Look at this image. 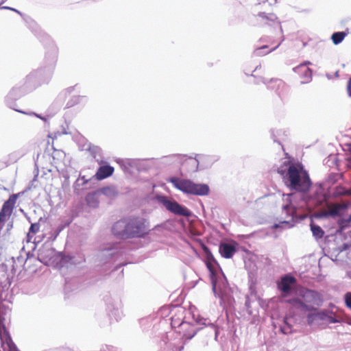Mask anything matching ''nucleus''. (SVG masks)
Returning a JSON list of instances; mask_svg holds the SVG:
<instances>
[{"label":"nucleus","instance_id":"1","mask_svg":"<svg viewBox=\"0 0 351 351\" xmlns=\"http://www.w3.org/2000/svg\"><path fill=\"white\" fill-rule=\"evenodd\" d=\"M282 211L290 219L285 220L275 224L276 228L280 227L291 228L294 220L303 219L304 216L299 213V210L311 212L317 210V217H338L347 208L345 203H332L329 201V195L318 191L312 195L303 193H291L283 195Z\"/></svg>","mask_w":351,"mask_h":351},{"label":"nucleus","instance_id":"2","mask_svg":"<svg viewBox=\"0 0 351 351\" xmlns=\"http://www.w3.org/2000/svg\"><path fill=\"white\" fill-rule=\"evenodd\" d=\"M277 171L282 177L286 186L296 191H306L311 185V179L307 171L301 163H293L289 158H286L277 168Z\"/></svg>","mask_w":351,"mask_h":351},{"label":"nucleus","instance_id":"3","mask_svg":"<svg viewBox=\"0 0 351 351\" xmlns=\"http://www.w3.org/2000/svg\"><path fill=\"white\" fill-rule=\"evenodd\" d=\"M303 298L304 302L300 300H295L294 306L302 311L309 312L307 315L308 325H319L324 322L334 324L338 322L334 316L326 311H316L314 305L320 304L319 294L316 291L307 290L304 292Z\"/></svg>","mask_w":351,"mask_h":351},{"label":"nucleus","instance_id":"4","mask_svg":"<svg viewBox=\"0 0 351 351\" xmlns=\"http://www.w3.org/2000/svg\"><path fill=\"white\" fill-rule=\"evenodd\" d=\"M10 286V282L7 274L5 266H0V340L3 351H19L13 342L8 331L5 328V321L8 308H5L2 304L5 295L4 292Z\"/></svg>","mask_w":351,"mask_h":351},{"label":"nucleus","instance_id":"5","mask_svg":"<svg viewBox=\"0 0 351 351\" xmlns=\"http://www.w3.org/2000/svg\"><path fill=\"white\" fill-rule=\"evenodd\" d=\"M146 220L141 217H129L116 221L112 227V234L121 239L143 237L147 232Z\"/></svg>","mask_w":351,"mask_h":351},{"label":"nucleus","instance_id":"6","mask_svg":"<svg viewBox=\"0 0 351 351\" xmlns=\"http://www.w3.org/2000/svg\"><path fill=\"white\" fill-rule=\"evenodd\" d=\"M57 58V49L53 47L45 55V65L42 68L33 71L26 76L25 82L29 89L32 90L42 84L49 83L53 75Z\"/></svg>","mask_w":351,"mask_h":351},{"label":"nucleus","instance_id":"7","mask_svg":"<svg viewBox=\"0 0 351 351\" xmlns=\"http://www.w3.org/2000/svg\"><path fill=\"white\" fill-rule=\"evenodd\" d=\"M206 266L210 273L213 291L215 295L220 299V305L223 308L232 306L234 302L232 290L224 274L222 271H217L209 260L206 263Z\"/></svg>","mask_w":351,"mask_h":351},{"label":"nucleus","instance_id":"8","mask_svg":"<svg viewBox=\"0 0 351 351\" xmlns=\"http://www.w3.org/2000/svg\"><path fill=\"white\" fill-rule=\"evenodd\" d=\"M169 182L178 190L187 195L204 196L208 195L210 188L206 184H197L189 179L171 177Z\"/></svg>","mask_w":351,"mask_h":351},{"label":"nucleus","instance_id":"9","mask_svg":"<svg viewBox=\"0 0 351 351\" xmlns=\"http://www.w3.org/2000/svg\"><path fill=\"white\" fill-rule=\"evenodd\" d=\"M210 326L215 333V339L217 337V329L215 324L210 323V320L201 317L197 315L195 317L193 315V322H182L179 324V326L183 331L182 337L183 339L186 340L191 339L197 332V331L202 329V326Z\"/></svg>","mask_w":351,"mask_h":351},{"label":"nucleus","instance_id":"10","mask_svg":"<svg viewBox=\"0 0 351 351\" xmlns=\"http://www.w3.org/2000/svg\"><path fill=\"white\" fill-rule=\"evenodd\" d=\"M124 243L121 242L108 244L103 247L99 254V258L102 263L116 261L125 254L123 248Z\"/></svg>","mask_w":351,"mask_h":351},{"label":"nucleus","instance_id":"11","mask_svg":"<svg viewBox=\"0 0 351 351\" xmlns=\"http://www.w3.org/2000/svg\"><path fill=\"white\" fill-rule=\"evenodd\" d=\"M156 200L161 204L167 210L177 216L189 217L192 215L191 211L186 206L179 204L176 200L170 199L165 195H157Z\"/></svg>","mask_w":351,"mask_h":351},{"label":"nucleus","instance_id":"12","mask_svg":"<svg viewBox=\"0 0 351 351\" xmlns=\"http://www.w3.org/2000/svg\"><path fill=\"white\" fill-rule=\"evenodd\" d=\"M49 255L53 256V254H55V256H51V258L47 259L45 256V253H41L40 254V258L42 262L49 264L51 263V260L53 258V262H56V265L58 267H59L60 269H62L63 267H69V265H71L75 264L74 258L71 257L70 256H64L62 254H56L53 250H48L46 252Z\"/></svg>","mask_w":351,"mask_h":351},{"label":"nucleus","instance_id":"13","mask_svg":"<svg viewBox=\"0 0 351 351\" xmlns=\"http://www.w3.org/2000/svg\"><path fill=\"white\" fill-rule=\"evenodd\" d=\"M165 351H182L184 349V342L181 336L176 332L167 335L163 339Z\"/></svg>","mask_w":351,"mask_h":351},{"label":"nucleus","instance_id":"14","mask_svg":"<svg viewBox=\"0 0 351 351\" xmlns=\"http://www.w3.org/2000/svg\"><path fill=\"white\" fill-rule=\"evenodd\" d=\"M106 304L109 316L117 322L121 320L124 315L121 300L117 296L110 298L106 300Z\"/></svg>","mask_w":351,"mask_h":351},{"label":"nucleus","instance_id":"15","mask_svg":"<svg viewBox=\"0 0 351 351\" xmlns=\"http://www.w3.org/2000/svg\"><path fill=\"white\" fill-rule=\"evenodd\" d=\"M218 160L219 156L216 155L196 154L194 158L190 159L193 167L191 170L197 171L199 166L202 169L209 168Z\"/></svg>","mask_w":351,"mask_h":351},{"label":"nucleus","instance_id":"16","mask_svg":"<svg viewBox=\"0 0 351 351\" xmlns=\"http://www.w3.org/2000/svg\"><path fill=\"white\" fill-rule=\"evenodd\" d=\"M31 89L27 88V85L24 82V84L22 87H14L7 95L5 98V102L6 105L14 110H17L16 108V101L20 98L23 95L26 93L31 91Z\"/></svg>","mask_w":351,"mask_h":351},{"label":"nucleus","instance_id":"17","mask_svg":"<svg viewBox=\"0 0 351 351\" xmlns=\"http://www.w3.org/2000/svg\"><path fill=\"white\" fill-rule=\"evenodd\" d=\"M310 64H311V62L306 61L293 68V71L300 75L302 79V83H308L312 80V71L308 67V65Z\"/></svg>","mask_w":351,"mask_h":351},{"label":"nucleus","instance_id":"18","mask_svg":"<svg viewBox=\"0 0 351 351\" xmlns=\"http://www.w3.org/2000/svg\"><path fill=\"white\" fill-rule=\"evenodd\" d=\"M191 158H193V157H187L186 155L183 154H172L169 156H165L163 158L164 160L166 162L169 163H178L181 165L187 164L190 165V168L189 169V171H192L193 162L190 161ZM195 171H193L194 172Z\"/></svg>","mask_w":351,"mask_h":351},{"label":"nucleus","instance_id":"19","mask_svg":"<svg viewBox=\"0 0 351 351\" xmlns=\"http://www.w3.org/2000/svg\"><path fill=\"white\" fill-rule=\"evenodd\" d=\"M237 243H221L219 245V251L221 256L225 258H230L237 252Z\"/></svg>","mask_w":351,"mask_h":351},{"label":"nucleus","instance_id":"20","mask_svg":"<svg viewBox=\"0 0 351 351\" xmlns=\"http://www.w3.org/2000/svg\"><path fill=\"white\" fill-rule=\"evenodd\" d=\"M262 82L265 84L267 87L269 89L274 90L278 94H280L279 92L280 88H282L285 86V83L280 79H271L270 80H267L264 77H261L256 82V84H259Z\"/></svg>","mask_w":351,"mask_h":351},{"label":"nucleus","instance_id":"21","mask_svg":"<svg viewBox=\"0 0 351 351\" xmlns=\"http://www.w3.org/2000/svg\"><path fill=\"white\" fill-rule=\"evenodd\" d=\"M295 283V278L293 276L285 275L280 281L278 282V288L284 293H289L292 286Z\"/></svg>","mask_w":351,"mask_h":351},{"label":"nucleus","instance_id":"22","mask_svg":"<svg viewBox=\"0 0 351 351\" xmlns=\"http://www.w3.org/2000/svg\"><path fill=\"white\" fill-rule=\"evenodd\" d=\"M17 197L18 195L13 194L10 195L9 199L4 202L0 211L1 216L5 215L9 217H10L14 204H16Z\"/></svg>","mask_w":351,"mask_h":351},{"label":"nucleus","instance_id":"23","mask_svg":"<svg viewBox=\"0 0 351 351\" xmlns=\"http://www.w3.org/2000/svg\"><path fill=\"white\" fill-rule=\"evenodd\" d=\"M17 197L18 195L13 194L10 195L9 199L4 202L0 211L1 216L5 215L9 217H10L14 204H16Z\"/></svg>","mask_w":351,"mask_h":351},{"label":"nucleus","instance_id":"24","mask_svg":"<svg viewBox=\"0 0 351 351\" xmlns=\"http://www.w3.org/2000/svg\"><path fill=\"white\" fill-rule=\"evenodd\" d=\"M117 162L124 172L130 173L132 172V169L137 166L139 160L136 159L130 158H119L117 160Z\"/></svg>","mask_w":351,"mask_h":351},{"label":"nucleus","instance_id":"25","mask_svg":"<svg viewBox=\"0 0 351 351\" xmlns=\"http://www.w3.org/2000/svg\"><path fill=\"white\" fill-rule=\"evenodd\" d=\"M114 172V167L109 165H105L100 166L95 174V177L97 180H101L106 178L110 177Z\"/></svg>","mask_w":351,"mask_h":351},{"label":"nucleus","instance_id":"26","mask_svg":"<svg viewBox=\"0 0 351 351\" xmlns=\"http://www.w3.org/2000/svg\"><path fill=\"white\" fill-rule=\"evenodd\" d=\"M88 149L92 156L95 159V160L99 164L101 165L104 163V158L102 156V150L101 149L96 145L88 144L87 147L85 148Z\"/></svg>","mask_w":351,"mask_h":351},{"label":"nucleus","instance_id":"27","mask_svg":"<svg viewBox=\"0 0 351 351\" xmlns=\"http://www.w3.org/2000/svg\"><path fill=\"white\" fill-rule=\"evenodd\" d=\"M334 198H339L343 196L351 197V189H346L343 186H336L330 194Z\"/></svg>","mask_w":351,"mask_h":351},{"label":"nucleus","instance_id":"28","mask_svg":"<svg viewBox=\"0 0 351 351\" xmlns=\"http://www.w3.org/2000/svg\"><path fill=\"white\" fill-rule=\"evenodd\" d=\"M87 97L83 95H73L66 102V108H70L79 104H86Z\"/></svg>","mask_w":351,"mask_h":351},{"label":"nucleus","instance_id":"29","mask_svg":"<svg viewBox=\"0 0 351 351\" xmlns=\"http://www.w3.org/2000/svg\"><path fill=\"white\" fill-rule=\"evenodd\" d=\"M77 86V84H76L75 86H69L66 88L63 89L58 94V95L56 98V101H59L60 104L62 103L65 100L66 97L68 95H69L70 94H71L75 90V89L76 88Z\"/></svg>","mask_w":351,"mask_h":351},{"label":"nucleus","instance_id":"30","mask_svg":"<svg viewBox=\"0 0 351 351\" xmlns=\"http://www.w3.org/2000/svg\"><path fill=\"white\" fill-rule=\"evenodd\" d=\"M310 226L312 234L316 239H322L324 237V232L320 226L313 223H311Z\"/></svg>","mask_w":351,"mask_h":351},{"label":"nucleus","instance_id":"31","mask_svg":"<svg viewBox=\"0 0 351 351\" xmlns=\"http://www.w3.org/2000/svg\"><path fill=\"white\" fill-rule=\"evenodd\" d=\"M280 43H278L276 46H275L274 48H272L269 51H267V49L268 48L267 45H263L262 47L256 48L254 51V54L257 56L266 55V54L269 53V52L276 50L280 46Z\"/></svg>","mask_w":351,"mask_h":351},{"label":"nucleus","instance_id":"32","mask_svg":"<svg viewBox=\"0 0 351 351\" xmlns=\"http://www.w3.org/2000/svg\"><path fill=\"white\" fill-rule=\"evenodd\" d=\"M346 36L344 32H337L332 34L331 39L335 45L341 43Z\"/></svg>","mask_w":351,"mask_h":351},{"label":"nucleus","instance_id":"33","mask_svg":"<svg viewBox=\"0 0 351 351\" xmlns=\"http://www.w3.org/2000/svg\"><path fill=\"white\" fill-rule=\"evenodd\" d=\"M40 230V224L38 223H32L27 233L28 241H30V239L34 235L37 233Z\"/></svg>","mask_w":351,"mask_h":351},{"label":"nucleus","instance_id":"34","mask_svg":"<svg viewBox=\"0 0 351 351\" xmlns=\"http://www.w3.org/2000/svg\"><path fill=\"white\" fill-rule=\"evenodd\" d=\"M280 330L285 335L291 333V325L289 323V319L287 317L284 318V324L280 326Z\"/></svg>","mask_w":351,"mask_h":351},{"label":"nucleus","instance_id":"35","mask_svg":"<svg viewBox=\"0 0 351 351\" xmlns=\"http://www.w3.org/2000/svg\"><path fill=\"white\" fill-rule=\"evenodd\" d=\"M13 228V221H8L5 225V228L3 229L1 235L3 237H7L10 234V231L12 230Z\"/></svg>","mask_w":351,"mask_h":351},{"label":"nucleus","instance_id":"36","mask_svg":"<svg viewBox=\"0 0 351 351\" xmlns=\"http://www.w3.org/2000/svg\"><path fill=\"white\" fill-rule=\"evenodd\" d=\"M16 111L19 112L20 113L28 115V116L36 117L39 118L40 119L44 121L45 122H46L47 120V117H43L41 114H37V113H36L34 112H26V111L20 110H18V109Z\"/></svg>","mask_w":351,"mask_h":351},{"label":"nucleus","instance_id":"37","mask_svg":"<svg viewBox=\"0 0 351 351\" xmlns=\"http://www.w3.org/2000/svg\"><path fill=\"white\" fill-rule=\"evenodd\" d=\"M258 15L261 18H263L264 19L269 20L271 21H273L276 19V16L274 14H267L265 12H260Z\"/></svg>","mask_w":351,"mask_h":351},{"label":"nucleus","instance_id":"38","mask_svg":"<svg viewBox=\"0 0 351 351\" xmlns=\"http://www.w3.org/2000/svg\"><path fill=\"white\" fill-rule=\"evenodd\" d=\"M95 199V197L93 195H88L86 197V201H87L88 204L93 207H96L98 205V202L97 200H93V202H92V199Z\"/></svg>","mask_w":351,"mask_h":351},{"label":"nucleus","instance_id":"39","mask_svg":"<svg viewBox=\"0 0 351 351\" xmlns=\"http://www.w3.org/2000/svg\"><path fill=\"white\" fill-rule=\"evenodd\" d=\"M100 351H119V349L113 346L104 345L100 349Z\"/></svg>","mask_w":351,"mask_h":351},{"label":"nucleus","instance_id":"40","mask_svg":"<svg viewBox=\"0 0 351 351\" xmlns=\"http://www.w3.org/2000/svg\"><path fill=\"white\" fill-rule=\"evenodd\" d=\"M30 25H31V28H32V32L36 35L39 36L40 34L41 33V31L40 30V29L38 27L37 24L34 21H32V24Z\"/></svg>","mask_w":351,"mask_h":351},{"label":"nucleus","instance_id":"41","mask_svg":"<svg viewBox=\"0 0 351 351\" xmlns=\"http://www.w3.org/2000/svg\"><path fill=\"white\" fill-rule=\"evenodd\" d=\"M351 223V215L348 217L346 219H343L341 222V228H346L348 223Z\"/></svg>","mask_w":351,"mask_h":351},{"label":"nucleus","instance_id":"42","mask_svg":"<svg viewBox=\"0 0 351 351\" xmlns=\"http://www.w3.org/2000/svg\"><path fill=\"white\" fill-rule=\"evenodd\" d=\"M345 302L348 307L351 308V292L347 293L345 295Z\"/></svg>","mask_w":351,"mask_h":351},{"label":"nucleus","instance_id":"43","mask_svg":"<svg viewBox=\"0 0 351 351\" xmlns=\"http://www.w3.org/2000/svg\"><path fill=\"white\" fill-rule=\"evenodd\" d=\"M103 193L106 195H110L115 193V189L114 187H106L103 189Z\"/></svg>","mask_w":351,"mask_h":351},{"label":"nucleus","instance_id":"44","mask_svg":"<svg viewBox=\"0 0 351 351\" xmlns=\"http://www.w3.org/2000/svg\"><path fill=\"white\" fill-rule=\"evenodd\" d=\"M64 226H58L56 230L54 231L53 232V239H56V237L59 235V234L60 233V232L64 229Z\"/></svg>","mask_w":351,"mask_h":351},{"label":"nucleus","instance_id":"45","mask_svg":"<svg viewBox=\"0 0 351 351\" xmlns=\"http://www.w3.org/2000/svg\"><path fill=\"white\" fill-rule=\"evenodd\" d=\"M1 8L2 9H5V10H12L14 12H16V13H18L19 14H21V13L19 10H16L14 8L8 7V6H3Z\"/></svg>","mask_w":351,"mask_h":351},{"label":"nucleus","instance_id":"46","mask_svg":"<svg viewBox=\"0 0 351 351\" xmlns=\"http://www.w3.org/2000/svg\"><path fill=\"white\" fill-rule=\"evenodd\" d=\"M347 89H348V93L349 96L351 97V78L348 81Z\"/></svg>","mask_w":351,"mask_h":351},{"label":"nucleus","instance_id":"47","mask_svg":"<svg viewBox=\"0 0 351 351\" xmlns=\"http://www.w3.org/2000/svg\"><path fill=\"white\" fill-rule=\"evenodd\" d=\"M245 306L247 307V308H249L250 307V300H249L248 297H246Z\"/></svg>","mask_w":351,"mask_h":351},{"label":"nucleus","instance_id":"48","mask_svg":"<svg viewBox=\"0 0 351 351\" xmlns=\"http://www.w3.org/2000/svg\"><path fill=\"white\" fill-rule=\"evenodd\" d=\"M80 179L83 180V184H85L88 182V180L85 178V176H82Z\"/></svg>","mask_w":351,"mask_h":351},{"label":"nucleus","instance_id":"49","mask_svg":"<svg viewBox=\"0 0 351 351\" xmlns=\"http://www.w3.org/2000/svg\"><path fill=\"white\" fill-rule=\"evenodd\" d=\"M335 176H337V175H335V174H333V175H330L329 178H330V179H331V178H332V177H335Z\"/></svg>","mask_w":351,"mask_h":351},{"label":"nucleus","instance_id":"50","mask_svg":"<svg viewBox=\"0 0 351 351\" xmlns=\"http://www.w3.org/2000/svg\"><path fill=\"white\" fill-rule=\"evenodd\" d=\"M259 66H261V65L256 66L255 69L254 70V71H256L258 69Z\"/></svg>","mask_w":351,"mask_h":351},{"label":"nucleus","instance_id":"51","mask_svg":"<svg viewBox=\"0 0 351 351\" xmlns=\"http://www.w3.org/2000/svg\"><path fill=\"white\" fill-rule=\"evenodd\" d=\"M272 136H273V138H274V142H276L277 141H276V139L275 138L274 135L273 134H272Z\"/></svg>","mask_w":351,"mask_h":351},{"label":"nucleus","instance_id":"52","mask_svg":"<svg viewBox=\"0 0 351 351\" xmlns=\"http://www.w3.org/2000/svg\"><path fill=\"white\" fill-rule=\"evenodd\" d=\"M7 0H2L1 3H4L5 1H6Z\"/></svg>","mask_w":351,"mask_h":351},{"label":"nucleus","instance_id":"53","mask_svg":"<svg viewBox=\"0 0 351 351\" xmlns=\"http://www.w3.org/2000/svg\"><path fill=\"white\" fill-rule=\"evenodd\" d=\"M211 258L213 261H214L213 256L210 254Z\"/></svg>","mask_w":351,"mask_h":351},{"label":"nucleus","instance_id":"54","mask_svg":"<svg viewBox=\"0 0 351 351\" xmlns=\"http://www.w3.org/2000/svg\"><path fill=\"white\" fill-rule=\"evenodd\" d=\"M335 75L338 76V72H336Z\"/></svg>","mask_w":351,"mask_h":351}]
</instances>
